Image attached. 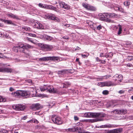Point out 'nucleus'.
Segmentation results:
<instances>
[{
    "label": "nucleus",
    "mask_w": 133,
    "mask_h": 133,
    "mask_svg": "<svg viewBox=\"0 0 133 133\" xmlns=\"http://www.w3.org/2000/svg\"><path fill=\"white\" fill-rule=\"evenodd\" d=\"M61 84V85L60 86V87L61 88H67L68 87V86H67V85H66V84L65 83H63L62 84V83H60Z\"/></svg>",
    "instance_id": "nucleus-34"
},
{
    "label": "nucleus",
    "mask_w": 133,
    "mask_h": 133,
    "mask_svg": "<svg viewBox=\"0 0 133 133\" xmlns=\"http://www.w3.org/2000/svg\"><path fill=\"white\" fill-rule=\"evenodd\" d=\"M102 128H114L115 127L116 125L114 124H107L105 125H102L101 126Z\"/></svg>",
    "instance_id": "nucleus-16"
},
{
    "label": "nucleus",
    "mask_w": 133,
    "mask_h": 133,
    "mask_svg": "<svg viewBox=\"0 0 133 133\" xmlns=\"http://www.w3.org/2000/svg\"><path fill=\"white\" fill-rule=\"evenodd\" d=\"M0 72L11 73L12 72V70L8 68H0Z\"/></svg>",
    "instance_id": "nucleus-15"
},
{
    "label": "nucleus",
    "mask_w": 133,
    "mask_h": 133,
    "mask_svg": "<svg viewBox=\"0 0 133 133\" xmlns=\"http://www.w3.org/2000/svg\"><path fill=\"white\" fill-rule=\"evenodd\" d=\"M125 91L123 90H120L118 92V93L120 94H123L124 93Z\"/></svg>",
    "instance_id": "nucleus-47"
},
{
    "label": "nucleus",
    "mask_w": 133,
    "mask_h": 133,
    "mask_svg": "<svg viewBox=\"0 0 133 133\" xmlns=\"http://www.w3.org/2000/svg\"><path fill=\"white\" fill-rule=\"evenodd\" d=\"M104 53H102L100 54V57H104Z\"/></svg>",
    "instance_id": "nucleus-57"
},
{
    "label": "nucleus",
    "mask_w": 133,
    "mask_h": 133,
    "mask_svg": "<svg viewBox=\"0 0 133 133\" xmlns=\"http://www.w3.org/2000/svg\"><path fill=\"white\" fill-rule=\"evenodd\" d=\"M129 118L130 119L133 120V116H129Z\"/></svg>",
    "instance_id": "nucleus-56"
},
{
    "label": "nucleus",
    "mask_w": 133,
    "mask_h": 133,
    "mask_svg": "<svg viewBox=\"0 0 133 133\" xmlns=\"http://www.w3.org/2000/svg\"><path fill=\"white\" fill-rule=\"evenodd\" d=\"M6 99L4 98L3 97L0 96V102H5Z\"/></svg>",
    "instance_id": "nucleus-35"
},
{
    "label": "nucleus",
    "mask_w": 133,
    "mask_h": 133,
    "mask_svg": "<svg viewBox=\"0 0 133 133\" xmlns=\"http://www.w3.org/2000/svg\"><path fill=\"white\" fill-rule=\"evenodd\" d=\"M122 131V129L121 128H117L112 130H106L104 133H121Z\"/></svg>",
    "instance_id": "nucleus-8"
},
{
    "label": "nucleus",
    "mask_w": 133,
    "mask_h": 133,
    "mask_svg": "<svg viewBox=\"0 0 133 133\" xmlns=\"http://www.w3.org/2000/svg\"><path fill=\"white\" fill-rule=\"evenodd\" d=\"M74 119L75 121H77L79 119V118L76 116H74Z\"/></svg>",
    "instance_id": "nucleus-50"
},
{
    "label": "nucleus",
    "mask_w": 133,
    "mask_h": 133,
    "mask_svg": "<svg viewBox=\"0 0 133 133\" xmlns=\"http://www.w3.org/2000/svg\"><path fill=\"white\" fill-rule=\"evenodd\" d=\"M28 35L30 36H31L33 37H36V35L35 34H32L31 33H28Z\"/></svg>",
    "instance_id": "nucleus-41"
},
{
    "label": "nucleus",
    "mask_w": 133,
    "mask_h": 133,
    "mask_svg": "<svg viewBox=\"0 0 133 133\" xmlns=\"http://www.w3.org/2000/svg\"><path fill=\"white\" fill-rule=\"evenodd\" d=\"M113 77L116 78L115 81L118 80L121 82L122 79V76L121 75L116 74Z\"/></svg>",
    "instance_id": "nucleus-18"
},
{
    "label": "nucleus",
    "mask_w": 133,
    "mask_h": 133,
    "mask_svg": "<svg viewBox=\"0 0 133 133\" xmlns=\"http://www.w3.org/2000/svg\"><path fill=\"white\" fill-rule=\"evenodd\" d=\"M6 15L8 17H10L11 18L16 19H19V18L17 16H16V15L13 14L12 13H7L6 14Z\"/></svg>",
    "instance_id": "nucleus-20"
},
{
    "label": "nucleus",
    "mask_w": 133,
    "mask_h": 133,
    "mask_svg": "<svg viewBox=\"0 0 133 133\" xmlns=\"http://www.w3.org/2000/svg\"><path fill=\"white\" fill-rule=\"evenodd\" d=\"M127 59L128 60L131 61L133 59V57L132 56H129Z\"/></svg>",
    "instance_id": "nucleus-49"
},
{
    "label": "nucleus",
    "mask_w": 133,
    "mask_h": 133,
    "mask_svg": "<svg viewBox=\"0 0 133 133\" xmlns=\"http://www.w3.org/2000/svg\"><path fill=\"white\" fill-rule=\"evenodd\" d=\"M9 90L10 91H12L14 90V89L11 87L10 88Z\"/></svg>",
    "instance_id": "nucleus-54"
},
{
    "label": "nucleus",
    "mask_w": 133,
    "mask_h": 133,
    "mask_svg": "<svg viewBox=\"0 0 133 133\" xmlns=\"http://www.w3.org/2000/svg\"><path fill=\"white\" fill-rule=\"evenodd\" d=\"M100 19L101 20H104L105 19V17L104 15H101Z\"/></svg>",
    "instance_id": "nucleus-37"
},
{
    "label": "nucleus",
    "mask_w": 133,
    "mask_h": 133,
    "mask_svg": "<svg viewBox=\"0 0 133 133\" xmlns=\"http://www.w3.org/2000/svg\"><path fill=\"white\" fill-rule=\"evenodd\" d=\"M113 55V54L112 52H110L108 54L106 55H104V57H105L106 58L108 57H111Z\"/></svg>",
    "instance_id": "nucleus-27"
},
{
    "label": "nucleus",
    "mask_w": 133,
    "mask_h": 133,
    "mask_svg": "<svg viewBox=\"0 0 133 133\" xmlns=\"http://www.w3.org/2000/svg\"><path fill=\"white\" fill-rule=\"evenodd\" d=\"M95 113L96 114H95L96 115L94 116V118L97 117L102 118L104 117L105 116V114H102L100 113L97 112H95Z\"/></svg>",
    "instance_id": "nucleus-24"
},
{
    "label": "nucleus",
    "mask_w": 133,
    "mask_h": 133,
    "mask_svg": "<svg viewBox=\"0 0 133 133\" xmlns=\"http://www.w3.org/2000/svg\"><path fill=\"white\" fill-rule=\"evenodd\" d=\"M59 77H60V75H63L65 74V71L64 70L59 71Z\"/></svg>",
    "instance_id": "nucleus-30"
},
{
    "label": "nucleus",
    "mask_w": 133,
    "mask_h": 133,
    "mask_svg": "<svg viewBox=\"0 0 133 133\" xmlns=\"http://www.w3.org/2000/svg\"><path fill=\"white\" fill-rule=\"evenodd\" d=\"M3 22H4L5 23H6L7 24H11L12 25H13L14 26H16V24L14 23L12 21L10 20H8V19H5V20H3Z\"/></svg>",
    "instance_id": "nucleus-23"
},
{
    "label": "nucleus",
    "mask_w": 133,
    "mask_h": 133,
    "mask_svg": "<svg viewBox=\"0 0 133 133\" xmlns=\"http://www.w3.org/2000/svg\"><path fill=\"white\" fill-rule=\"evenodd\" d=\"M96 114L95 112H86L83 114L84 117H92L94 118V116H95V114Z\"/></svg>",
    "instance_id": "nucleus-12"
},
{
    "label": "nucleus",
    "mask_w": 133,
    "mask_h": 133,
    "mask_svg": "<svg viewBox=\"0 0 133 133\" xmlns=\"http://www.w3.org/2000/svg\"><path fill=\"white\" fill-rule=\"evenodd\" d=\"M33 46H32L28 44H24L21 43H19L17 44V46H14L13 48L22 49V50H20V51L21 52H24V49H28L32 48H33Z\"/></svg>",
    "instance_id": "nucleus-3"
},
{
    "label": "nucleus",
    "mask_w": 133,
    "mask_h": 133,
    "mask_svg": "<svg viewBox=\"0 0 133 133\" xmlns=\"http://www.w3.org/2000/svg\"><path fill=\"white\" fill-rule=\"evenodd\" d=\"M1 131H2L3 132L5 133H8L9 132V131L4 129H2Z\"/></svg>",
    "instance_id": "nucleus-44"
},
{
    "label": "nucleus",
    "mask_w": 133,
    "mask_h": 133,
    "mask_svg": "<svg viewBox=\"0 0 133 133\" xmlns=\"http://www.w3.org/2000/svg\"><path fill=\"white\" fill-rule=\"evenodd\" d=\"M26 81L27 82H28L30 84H32V80L30 79H28Z\"/></svg>",
    "instance_id": "nucleus-43"
},
{
    "label": "nucleus",
    "mask_w": 133,
    "mask_h": 133,
    "mask_svg": "<svg viewBox=\"0 0 133 133\" xmlns=\"http://www.w3.org/2000/svg\"><path fill=\"white\" fill-rule=\"evenodd\" d=\"M120 114H125L126 113V110H120Z\"/></svg>",
    "instance_id": "nucleus-33"
},
{
    "label": "nucleus",
    "mask_w": 133,
    "mask_h": 133,
    "mask_svg": "<svg viewBox=\"0 0 133 133\" xmlns=\"http://www.w3.org/2000/svg\"><path fill=\"white\" fill-rule=\"evenodd\" d=\"M102 26L101 25H99L98 26L97 28V29L98 30H100L102 29Z\"/></svg>",
    "instance_id": "nucleus-45"
},
{
    "label": "nucleus",
    "mask_w": 133,
    "mask_h": 133,
    "mask_svg": "<svg viewBox=\"0 0 133 133\" xmlns=\"http://www.w3.org/2000/svg\"><path fill=\"white\" fill-rule=\"evenodd\" d=\"M105 62H106L105 61V60H104L103 61H101V62L104 64L105 63Z\"/></svg>",
    "instance_id": "nucleus-63"
},
{
    "label": "nucleus",
    "mask_w": 133,
    "mask_h": 133,
    "mask_svg": "<svg viewBox=\"0 0 133 133\" xmlns=\"http://www.w3.org/2000/svg\"><path fill=\"white\" fill-rule=\"evenodd\" d=\"M96 60L97 61H102L99 59L98 57H97L96 58Z\"/></svg>",
    "instance_id": "nucleus-53"
},
{
    "label": "nucleus",
    "mask_w": 133,
    "mask_h": 133,
    "mask_svg": "<svg viewBox=\"0 0 133 133\" xmlns=\"http://www.w3.org/2000/svg\"><path fill=\"white\" fill-rule=\"evenodd\" d=\"M43 107L39 103H37L32 104V108L34 110H38L42 108Z\"/></svg>",
    "instance_id": "nucleus-14"
},
{
    "label": "nucleus",
    "mask_w": 133,
    "mask_h": 133,
    "mask_svg": "<svg viewBox=\"0 0 133 133\" xmlns=\"http://www.w3.org/2000/svg\"><path fill=\"white\" fill-rule=\"evenodd\" d=\"M12 96L16 97H22L23 98H27L30 96L29 92L25 91H17L16 92L11 93Z\"/></svg>",
    "instance_id": "nucleus-1"
},
{
    "label": "nucleus",
    "mask_w": 133,
    "mask_h": 133,
    "mask_svg": "<svg viewBox=\"0 0 133 133\" xmlns=\"http://www.w3.org/2000/svg\"><path fill=\"white\" fill-rule=\"evenodd\" d=\"M80 49V48H79V47H78L77 46V47L75 49V50H79Z\"/></svg>",
    "instance_id": "nucleus-64"
},
{
    "label": "nucleus",
    "mask_w": 133,
    "mask_h": 133,
    "mask_svg": "<svg viewBox=\"0 0 133 133\" xmlns=\"http://www.w3.org/2000/svg\"><path fill=\"white\" fill-rule=\"evenodd\" d=\"M101 86L103 87L106 86L110 87L111 86H115V85L114 83L111 81H105L101 83Z\"/></svg>",
    "instance_id": "nucleus-9"
},
{
    "label": "nucleus",
    "mask_w": 133,
    "mask_h": 133,
    "mask_svg": "<svg viewBox=\"0 0 133 133\" xmlns=\"http://www.w3.org/2000/svg\"><path fill=\"white\" fill-rule=\"evenodd\" d=\"M63 39H69V37L68 36H65L63 37L61 39V40L62 41H63Z\"/></svg>",
    "instance_id": "nucleus-42"
},
{
    "label": "nucleus",
    "mask_w": 133,
    "mask_h": 133,
    "mask_svg": "<svg viewBox=\"0 0 133 133\" xmlns=\"http://www.w3.org/2000/svg\"><path fill=\"white\" fill-rule=\"evenodd\" d=\"M5 37H6L7 38H9V36L7 34H6L5 35Z\"/></svg>",
    "instance_id": "nucleus-60"
},
{
    "label": "nucleus",
    "mask_w": 133,
    "mask_h": 133,
    "mask_svg": "<svg viewBox=\"0 0 133 133\" xmlns=\"http://www.w3.org/2000/svg\"><path fill=\"white\" fill-rule=\"evenodd\" d=\"M22 29L26 31H30V28L28 27L24 26L22 27Z\"/></svg>",
    "instance_id": "nucleus-32"
},
{
    "label": "nucleus",
    "mask_w": 133,
    "mask_h": 133,
    "mask_svg": "<svg viewBox=\"0 0 133 133\" xmlns=\"http://www.w3.org/2000/svg\"><path fill=\"white\" fill-rule=\"evenodd\" d=\"M80 128L77 127H75L72 128H69L66 129V131L68 132H79Z\"/></svg>",
    "instance_id": "nucleus-13"
},
{
    "label": "nucleus",
    "mask_w": 133,
    "mask_h": 133,
    "mask_svg": "<svg viewBox=\"0 0 133 133\" xmlns=\"http://www.w3.org/2000/svg\"><path fill=\"white\" fill-rule=\"evenodd\" d=\"M82 6L84 8L88 10L91 11H95L96 10V8L95 7L87 3H82Z\"/></svg>",
    "instance_id": "nucleus-7"
},
{
    "label": "nucleus",
    "mask_w": 133,
    "mask_h": 133,
    "mask_svg": "<svg viewBox=\"0 0 133 133\" xmlns=\"http://www.w3.org/2000/svg\"><path fill=\"white\" fill-rule=\"evenodd\" d=\"M46 17L48 19L54 20L55 19V17L52 14H47L45 15Z\"/></svg>",
    "instance_id": "nucleus-21"
},
{
    "label": "nucleus",
    "mask_w": 133,
    "mask_h": 133,
    "mask_svg": "<svg viewBox=\"0 0 133 133\" xmlns=\"http://www.w3.org/2000/svg\"><path fill=\"white\" fill-rule=\"evenodd\" d=\"M52 39V37L50 36H47L46 37L47 39L49 41L51 40Z\"/></svg>",
    "instance_id": "nucleus-48"
},
{
    "label": "nucleus",
    "mask_w": 133,
    "mask_h": 133,
    "mask_svg": "<svg viewBox=\"0 0 133 133\" xmlns=\"http://www.w3.org/2000/svg\"><path fill=\"white\" fill-rule=\"evenodd\" d=\"M76 61H77V62H79V64H80V63L79 62V58H77L76 59Z\"/></svg>",
    "instance_id": "nucleus-62"
},
{
    "label": "nucleus",
    "mask_w": 133,
    "mask_h": 133,
    "mask_svg": "<svg viewBox=\"0 0 133 133\" xmlns=\"http://www.w3.org/2000/svg\"><path fill=\"white\" fill-rule=\"evenodd\" d=\"M39 7L44 9L46 8L48 9H51L53 10L56 11V9L52 5H47L46 4H42L41 3H39L38 4Z\"/></svg>",
    "instance_id": "nucleus-5"
},
{
    "label": "nucleus",
    "mask_w": 133,
    "mask_h": 133,
    "mask_svg": "<svg viewBox=\"0 0 133 133\" xmlns=\"http://www.w3.org/2000/svg\"><path fill=\"white\" fill-rule=\"evenodd\" d=\"M59 5L61 8L64 9H65L68 10L70 8V6L66 4L63 2L59 1Z\"/></svg>",
    "instance_id": "nucleus-11"
},
{
    "label": "nucleus",
    "mask_w": 133,
    "mask_h": 133,
    "mask_svg": "<svg viewBox=\"0 0 133 133\" xmlns=\"http://www.w3.org/2000/svg\"><path fill=\"white\" fill-rule=\"evenodd\" d=\"M13 109L16 110H23L25 108V105L23 104H18L13 105L12 106Z\"/></svg>",
    "instance_id": "nucleus-6"
},
{
    "label": "nucleus",
    "mask_w": 133,
    "mask_h": 133,
    "mask_svg": "<svg viewBox=\"0 0 133 133\" xmlns=\"http://www.w3.org/2000/svg\"><path fill=\"white\" fill-rule=\"evenodd\" d=\"M65 83L66 84V85H67V86H68V87L70 85V83L68 82H65Z\"/></svg>",
    "instance_id": "nucleus-52"
},
{
    "label": "nucleus",
    "mask_w": 133,
    "mask_h": 133,
    "mask_svg": "<svg viewBox=\"0 0 133 133\" xmlns=\"http://www.w3.org/2000/svg\"><path fill=\"white\" fill-rule=\"evenodd\" d=\"M42 47L43 48L48 50H51L53 48V46L52 45L46 44H43Z\"/></svg>",
    "instance_id": "nucleus-19"
},
{
    "label": "nucleus",
    "mask_w": 133,
    "mask_h": 133,
    "mask_svg": "<svg viewBox=\"0 0 133 133\" xmlns=\"http://www.w3.org/2000/svg\"><path fill=\"white\" fill-rule=\"evenodd\" d=\"M119 26V30L117 33V34L118 35L121 34V31H122L121 26V25L119 24L118 25Z\"/></svg>",
    "instance_id": "nucleus-29"
},
{
    "label": "nucleus",
    "mask_w": 133,
    "mask_h": 133,
    "mask_svg": "<svg viewBox=\"0 0 133 133\" xmlns=\"http://www.w3.org/2000/svg\"><path fill=\"white\" fill-rule=\"evenodd\" d=\"M110 16V18H114L117 17V15L114 13H109Z\"/></svg>",
    "instance_id": "nucleus-28"
},
{
    "label": "nucleus",
    "mask_w": 133,
    "mask_h": 133,
    "mask_svg": "<svg viewBox=\"0 0 133 133\" xmlns=\"http://www.w3.org/2000/svg\"><path fill=\"white\" fill-rule=\"evenodd\" d=\"M109 91L107 90H104L102 92V94L104 95H107L109 94Z\"/></svg>",
    "instance_id": "nucleus-36"
},
{
    "label": "nucleus",
    "mask_w": 133,
    "mask_h": 133,
    "mask_svg": "<svg viewBox=\"0 0 133 133\" xmlns=\"http://www.w3.org/2000/svg\"><path fill=\"white\" fill-rule=\"evenodd\" d=\"M119 7L118 6H115L114 7V9L116 10H118V9H119Z\"/></svg>",
    "instance_id": "nucleus-51"
},
{
    "label": "nucleus",
    "mask_w": 133,
    "mask_h": 133,
    "mask_svg": "<svg viewBox=\"0 0 133 133\" xmlns=\"http://www.w3.org/2000/svg\"><path fill=\"white\" fill-rule=\"evenodd\" d=\"M26 116H25L23 117H21V119H24V120H25V119H26Z\"/></svg>",
    "instance_id": "nucleus-55"
},
{
    "label": "nucleus",
    "mask_w": 133,
    "mask_h": 133,
    "mask_svg": "<svg viewBox=\"0 0 133 133\" xmlns=\"http://www.w3.org/2000/svg\"><path fill=\"white\" fill-rule=\"evenodd\" d=\"M35 27L38 29H44V26L39 22L36 23L34 25Z\"/></svg>",
    "instance_id": "nucleus-17"
},
{
    "label": "nucleus",
    "mask_w": 133,
    "mask_h": 133,
    "mask_svg": "<svg viewBox=\"0 0 133 133\" xmlns=\"http://www.w3.org/2000/svg\"><path fill=\"white\" fill-rule=\"evenodd\" d=\"M104 14L105 16V18L108 19L110 18V15H109V14H110L109 13H107Z\"/></svg>",
    "instance_id": "nucleus-39"
},
{
    "label": "nucleus",
    "mask_w": 133,
    "mask_h": 133,
    "mask_svg": "<svg viewBox=\"0 0 133 133\" xmlns=\"http://www.w3.org/2000/svg\"><path fill=\"white\" fill-rule=\"evenodd\" d=\"M110 113L112 114H120V112L119 110L116 109L113 110L110 112Z\"/></svg>",
    "instance_id": "nucleus-25"
},
{
    "label": "nucleus",
    "mask_w": 133,
    "mask_h": 133,
    "mask_svg": "<svg viewBox=\"0 0 133 133\" xmlns=\"http://www.w3.org/2000/svg\"><path fill=\"white\" fill-rule=\"evenodd\" d=\"M58 58L57 57H45L39 58V61H45L50 60L54 61H57L58 60Z\"/></svg>",
    "instance_id": "nucleus-4"
},
{
    "label": "nucleus",
    "mask_w": 133,
    "mask_h": 133,
    "mask_svg": "<svg viewBox=\"0 0 133 133\" xmlns=\"http://www.w3.org/2000/svg\"><path fill=\"white\" fill-rule=\"evenodd\" d=\"M127 66L129 67H130L132 66V65L131 64H127Z\"/></svg>",
    "instance_id": "nucleus-58"
},
{
    "label": "nucleus",
    "mask_w": 133,
    "mask_h": 133,
    "mask_svg": "<svg viewBox=\"0 0 133 133\" xmlns=\"http://www.w3.org/2000/svg\"><path fill=\"white\" fill-rule=\"evenodd\" d=\"M87 55H83V54H81L83 58H85V57H87L89 55V54L88 53L87 54Z\"/></svg>",
    "instance_id": "nucleus-46"
},
{
    "label": "nucleus",
    "mask_w": 133,
    "mask_h": 133,
    "mask_svg": "<svg viewBox=\"0 0 133 133\" xmlns=\"http://www.w3.org/2000/svg\"><path fill=\"white\" fill-rule=\"evenodd\" d=\"M51 120L54 123L58 124V119L55 116L53 115L52 116Z\"/></svg>",
    "instance_id": "nucleus-22"
},
{
    "label": "nucleus",
    "mask_w": 133,
    "mask_h": 133,
    "mask_svg": "<svg viewBox=\"0 0 133 133\" xmlns=\"http://www.w3.org/2000/svg\"><path fill=\"white\" fill-rule=\"evenodd\" d=\"M104 120L103 118H96L93 119H83L82 121L85 123L94 122L98 121H101Z\"/></svg>",
    "instance_id": "nucleus-10"
},
{
    "label": "nucleus",
    "mask_w": 133,
    "mask_h": 133,
    "mask_svg": "<svg viewBox=\"0 0 133 133\" xmlns=\"http://www.w3.org/2000/svg\"><path fill=\"white\" fill-rule=\"evenodd\" d=\"M118 11L123 13H125V11L124 10V9L120 7H119V9Z\"/></svg>",
    "instance_id": "nucleus-38"
},
{
    "label": "nucleus",
    "mask_w": 133,
    "mask_h": 133,
    "mask_svg": "<svg viewBox=\"0 0 133 133\" xmlns=\"http://www.w3.org/2000/svg\"><path fill=\"white\" fill-rule=\"evenodd\" d=\"M40 90L41 91H46L49 92L55 93L57 92V90L55 89L52 86L50 85H44L43 86H41Z\"/></svg>",
    "instance_id": "nucleus-2"
},
{
    "label": "nucleus",
    "mask_w": 133,
    "mask_h": 133,
    "mask_svg": "<svg viewBox=\"0 0 133 133\" xmlns=\"http://www.w3.org/2000/svg\"><path fill=\"white\" fill-rule=\"evenodd\" d=\"M28 123L30 122L31 123L34 122L35 123H38V121L36 119L33 118L32 120L27 122Z\"/></svg>",
    "instance_id": "nucleus-26"
},
{
    "label": "nucleus",
    "mask_w": 133,
    "mask_h": 133,
    "mask_svg": "<svg viewBox=\"0 0 133 133\" xmlns=\"http://www.w3.org/2000/svg\"><path fill=\"white\" fill-rule=\"evenodd\" d=\"M63 121L59 117V125L63 123Z\"/></svg>",
    "instance_id": "nucleus-40"
},
{
    "label": "nucleus",
    "mask_w": 133,
    "mask_h": 133,
    "mask_svg": "<svg viewBox=\"0 0 133 133\" xmlns=\"http://www.w3.org/2000/svg\"><path fill=\"white\" fill-rule=\"evenodd\" d=\"M106 76V79H108V78H109V77H110L111 76H110V75H107V76Z\"/></svg>",
    "instance_id": "nucleus-61"
},
{
    "label": "nucleus",
    "mask_w": 133,
    "mask_h": 133,
    "mask_svg": "<svg viewBox=\"0 0 133 133\" xmlns=\"http://www.w3.org/2000/svg\"><path fill=\"white\" fill-rule=\"evenodd\" d=\"M124 4L126 7L128 8L130 5V3L128 1H125L124 2Z\"/></svg>",
    "instance_id": "nucleus-31"
},
{
    "label": "nucleus",
    "mask_w": 133,
    "mask_h": 133,
    "mask_svg": "<svg viewBox=\"0 0 133 133\" xmlns=\"http://www.w3.org/2000/svg\"><path fill=\"white\" fill-rule=\"evenodd\" d=\"M119 116H116V118L117 119H120L121 118L119 117Z\"/></svg>",
    "instance_id": "nucleus-59"
}]
</instances>
